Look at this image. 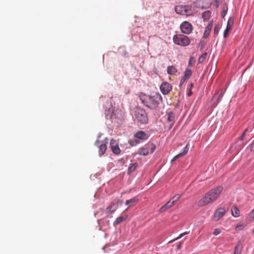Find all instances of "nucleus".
<instances>
[{
	"mask_svg": "<svg viewBox=\"0 0 254 254\" xmlns=\"http://www.w3.org/2000/svg\"><path fill=\"white\" fill-rule=\"evenodd\" d=\"M222 190L223 187L220 186L211 189L197 201V205L202 207L215 201Z\"/></svg>",
	"mask_w": 254,
	"mask_h": 254,
	"instance_id": "f257e3e1",
	"label": "nucleus"
},
{
	"mask_svg": "<svg viewBox=\"0 0 254 254\" xmlns=\"http://www.w3.org/2000/svg\"><path fill=\"white\" fill-rule=\"evenodd\" d=\"M142 103L150 109H156L162 101V98L159 93H155L152 96H146L141 98Z\"/></svg>",
	"mask_w": 254,
	"mask_h": 254,
	"instance_id": "f03ea898",
	"label": "nucleus"
},
{
	"mask_svg": "<svg viewBox=\"0 0 254 254\" xmlns=\"http://www.w3.org/2000/svg\"><path fill=\"white\" fill-rule=\"evenodd\" d=\"M175 9L176 13L180 15L189 16L193 14L191 5H179L175 7Z\"/></svg>",
	"mask_w": 254,
	"mask_h": 254,
	"instance_id": "7ed1b4c3",
	"label": "nucleus"
},
{
	"mask_svg": "<svg viewBox=\"0 0 254 254\" xmlns=\"http://www.w3.org/2000/svg\"><path fill=\"white\" fill-rule=\"evenodd\" d=\"M134 116L137 121L142 124L148 122V117L145 111L140 108H136L134 111Z\"/></svg>",
	"mask_w": 254,
	"mask_h": 254,
	"instance_id": "20e7f679",
	"label": "nucleus"
},
{
	"mask_svg": "<svg viewBox=\"0 0 254 254\" xmlns=\"http://www.w3.org/2000/svg\"><path fill=\"white\" fill-rule=\"evenodd\" d=\"M173 40L175 44L181 46H187L190 43L189 38L184 35H175L174 36Z\"/></svg>",
	"mask_w": 254,
	"mask_h": 254,
	"instance_id": "39448f33",
	"label": "nucleus"
},
{
	"mask_svg": "<svg viewBox=\"0 0 254 254\" xmlns=\"http://www.w3.org/2000/svg\"><path fill=\"white\" fill-rule=\"evenodd\" d=\"M108 143V138H106L103 141L97 140L95 143V145L99 147V154L102 156L106 152L107 149V144Z\"/></svg>",
	"mask_w": 254,
	"mask_h": 254,
	"instance_id": "423d86ee",
	"label": "nucleus"
},
{
	"mask_svg": "<svg viewBox=\"0 0 254 254\" xmlns=\"http://www.w3.org/2000/svg\"><path fill=\"white\" fill-rule=\"evenodd\" d=\"M180 29L182 33L189 34L192 30V26L190 22L184 21L181 24Z\"/></svg>",
	"mask_w": 254,
	"mask_h": 254,
	"instance_id": "0eeeda50",
	"label": "nucleus"
},
{
	"mask_svg": "<svg viewBox=\"0 0 254 254\" xmlns=\"http://www.w3.org/2000/svg\"><path fill=\"white\" fill-rule=\"evenodd\" d=\"M160 89L164 95L168 94L172 89V85L168 82H163L160 86Z\"/></svg>",
	"mask_w": 254,
	"mask_h": 254,
	"instance_id": "6e6552de",
	"label": "nucleus"
},
{
	"mask_svg": "<svg viewBox=\"0 0 254 254\" xmlns=\"http://www.w3.org/2000/svg\"><path fill=\"white\" fill-rule=\"evenodd\" d=\"M110 145L112 152L115 154L119 155L121 153V150L119 146V143L117 140L112 139L110 141Z\"/></svg>",
	"mask_w": 254,
	"mask_h": 254,
	"instance_id": "1a4fd4ad",
	"label": "nucleus"
},
{
	"mask_svg": "<svg viewBox=\"0 0 254 254\" xmlns=\"http://www.w3.org/2000/svg\"><path fill=\"white\" fill-rule=\"evenodd\" d=\"M226 211L224 208L220 207L218 208L214 212L213 218L215 221H218L225 214Z\"/></svg>",
	"mask_w": 254,
	"mask_h": 254,
	"instance_id": "9d476101",
	"label": "nucleus"
},
{
	"mask_svg": "<svg viewBox=\"0 0 254 254\" xmlns=\"http://www.w3.org/2000/svg\"><path fill=\"white\" fill-rule=\"evenodd\" d=\"M188 144H187V145L184 148L183 151L182 153H179V154H177L176 156H175L172 159L171 162H174L177 160L178 159L180 158V157L185 156L188 152Z\"/></svg>",
	"mask_w": 254,
	"mask_h": 254,
	"instance_id": "9b49d317",
	"label": "nucleus"
},
{
	"mask_svg": "<svg viewBox=\"0 0 254 254\" xmlns=\"http://www.w3.org/2000/svg\"><path fill=\"white\" fill-rule=\"evenodd\" d=\"M138 202V199L136 197H133L131 199L127 200L126 201V204L128 205V207L125 211L127 210L128 208L135 205Z\"/></svg>",
	"mask_w": 254,
	"mask_h": 254,
	"instance_id": "f8f14e48",
	"label": "nucleus"
},
{
	"mask_svg": "<svg viewBox=\"0 0 254 254\" xmlns=\"http://www.w3.org/2000/svg\"><path fill=\"white\" fill-rule=\"evenodd\" d=\"M134 137L138 139L146 140L148 138V135L143 131H138L134 134Z\"/></svg>",
	"mask_w": 254,
	"mask_h": 254,
	"instance_id": "ddd939ff",
	"label": "nucleus"
},
{
	"mask_svg": "<svg viewBox=\"0 0 254 254\" xmlns=\"http://www.w3.org/2000/svg\"><path fill=\"white\" fill-rule=\"evenodd\" d=\"M174 205V201H171V200H170L165 205H164L160 208L159 212L162 213L166 210L167 209H169V208L172 207Z\"/></svg>",
	"mask_w": 254,
	"mask_h": 254,
	"instance_id": "4468645a",
	"label": "nucleus"
},
{
	"mask_svg": "<svg viewBox=\"0 0 254 254\" xmlns=\"http://www.w3.org/2000/svg\"><path fill=\"white\" fill-rule=\"evenodd\" d=\"M127 215H125L124 216H120L117 218L113 223L114 226H116L122 222L125 221L127 219Z\"/></svg>",
	"mask_w": 254,
	"mask_h": 254,
	"instance_id": "2eb2a0df",
	"label": "nucleus"
},
{
	"mask_svg": "<svg viewBox=\"0 0 254 254\" xmlns=\"http://www.w3.org/2000/svg\"><path fill=\"white\" fill-rule=\"evenodd\" d=\"M149 153V148L147 145L140 148L138 151V154L140 155L146 156Z\"/></svg>",
	"mask_w": 254,
	"mask_h": 254,
	"instance_id": "dca6fc26",
	"label": "nucleus"
},
{
	"mask_svg": "<svg viewBox=\"0 0 254 254\" xmlns=\"http://www.w3.org/2000/svg\"><path fill=\"white\" fill-rule=\"evenodd\" d=\"M212 26H213V23H212V22H210L208 24L207 26L206 27L205 31L203 34V38H206L208 37V36L209 35L210 33L211 32Z\"/></svg>",
	"mask_w": 254,
	"mask_h": 254,
	"instance_id": "f3484780",
	"label": "nucleus"
},
{
	"mask_svg": "<svg viewBox=\"0 0 254 254\" xmlns=\"http://www.w3.org/2000/svg\"><path fill=\"white\" fill-rule=\"evenodd\" d=\"M178 70L173 65H169L167 67V72L170 75H176Z\"/></svg>",
	"mask_w": 254,
	"mask_h": 254,
	"instance_id": "a211bd4d",
	"label": "nucleus"
},
{
	"mask_svg": "<svg viewBox=\"0 0 254 254\" xmlns=\"http://www.w3.org/2000/svg\"><path fill=\"white\" fill-rule=\"evenodd\" d=\"M231 214L233 216L238 217L240 215V210L236 206H233L231 208Z\"/></svg>",
	"mask_w": 254,
	"mask_h": 254,
	"instance_id": "6ab92c4d",
	"label": "nucleus"
},
{
	"mask_svg": "<svg viewBox=\"0 0 254 254\" xmlns=\"http://www.w3.org/2000/svg\"><path fill=\"white\" fill-rule=\"evenodd\" d=\"M118 207V205L116 204H113L110 206L107 207L106 209V213H113L117 209Z\"/></svg>",
	"mask_w": 254,
	"mask_h": 254,
	"instance_id": "aec40b11",
	"label": "nucleus"
},
{
	"mask_svg": "<svg viewBox=\"0 0 254 254\" xmlns=\"http://www.w3.org/2000/svg\"><path fill=\"white\" fill-rule=\"evenodd\" d=\"M175 114L173 112H169L168 114L167 121L171 123V126H173L175 122Z\"/></svg>",
	"mask_w": 254,
	"mask_h": 254,
	"instance_id": "412c9836",
	"label": "nucleus"
},
{
	"mask_svg": "<svg viewBox=\"0 0 254 254\" xmlns=\"http://www.w3.org/2000/svg\"><path fill=\"white\" fill-rule=\"evenodd\" d=\"M242 246L240 242H239L235 248L234 254H241Z\"/></svg>",
	"mask_w": 254,
	"mask_h": 254,
	"instance_id": "4be33fe9",
	"label": "nucleus"
},
{
	"mask_svg": "<svg viewBox=\"0 0 254 254\" xmlns=\"http://www.w3.org/2000/svg\"><path fill=\"white\" fill-rule=\"evenodd\" d=\"M192 71L191 69L187 68L185 71V74L184 76V81H185L186 79H189L190 77Z\"/></svg>",
	"mask_w": 254,
	"mask_h": 254,
	"instance_id": "5701e85b",
	"label": "nucleus"
},
{
	"mask_svg": "<svg viewBox=\"0 0 254 254\" xmlns=\"http://www.w3.org/2000/svg\"><path fill=\"white\" fill-rule=\"evenodd\" d=\"M211 11L209 10H206L202 13V17L204 20H207L211 15Z\"/></svg>",
	"mask_w": 254,
	"mask_h": 254,
	"instance_id": "b1692460",
	"label": "nucleus"
},
{
	"mask_svg": "<svg viewBox=\"0 0 254 254\" xmlns=\"http://www.w3.org/2000/svg\"><path fill=\"white\" fill-rule=\"evenodd\" d=\"M109 106L110 107L108 108V110H105V114L106 115V116H109L110 117H111L113 113L114 110L111 105H109Z\"/></svg>",
	"mask_w": 254,
	"mask_h": 254,
	"instance_id": "393cba45",
	"label": "nucleus"
},
{
	"mask_svg": "<svg viewBox=\"0 0 254 254\" xmlns=\"http://www.w3.org/2000/svg\"><path fill=\"white\" fill-rule=\"evenodd\" d=\"M207 55V53L206 52L203 53L198 59V63L199 64L202 63L205 60Z\"/></svg>",
	"mask_w": 254,
	"mask_h": 254,
	"instance_id": "a878e982",
	"label": "nucleus"
},
{
	"mask_svg": "<svg viewBox=\"0 0 254 254\" xmlns=\"http://www.w3.org/2000/svg\"><path fill=\"white\" fill-rule=\"evenodd\" d=\"M137 165H137V163L133 164L131 166H130L128 168V173H130L131 172L134 171L136 169V168H137Z\"/></svg>",
	"mask_w": 254,
	"mask_h": 254,
	"instance_id": "bb28decb",
	"label": "nucleus"
},
{
	"mask_svg": "<svg viewBox=\"0 0 254 254\" xmlns=\"http://www.w3.org/2000/svg\"><path fill=\"white\" fill-rule=\"evenodd\" d=\"M147 145V147L149 148V150H150L151 153H153L156 149L155 145L153 143L148 144Z\"/></svg>",
	"mask_w": 254,
	"mask_h": 254,
	"instance_id": "cd10ccee",
	"label": "nucleus"
},
{
	"mask_svg": "<svg viewBox=\"0 0 254 254\" xmlns=\"http://www.w3.org/2000/svg\"><path fill=\"white\" fill-rule=\"evenodd\" d=\"M227 10H228V7H227V4L224 5L223 10H222V13H221L222 16L223 17L225 16V15H226V14L227 13Z\"/></svg>",
	"mask_w": 254,
	"mask_h": 254,
	"instance_id": "c85d7f7f",
	"label": "nucleus"
},
{
	"mask_svg": "<svg viewBox=\"0 0 254 254\" xmlns=\"http://www.w3.org/2000/svg\"><path fill=\"white\" fill-rule=\"evenodd\" d=\"M189 233V232H185L184 233H183L181 234L180 235V236L179 237H178L177 238H176V239L173 240L172 241H170L169 243H172V242H174V241H176V240H177L178 239H179L181 238H182L183 236H185V235H187V234H188Z\"/></svg>",
	"mask_w": 254,
	"mask_h": 254,
	"instance_id": "c756f323",
	"label": "nucleus"
},
{
	"mask_svg": "<svg viewBox=\"0 0 254 254\" xmlns=\"http://www.w3.org/2000/svg\"><path fill=\"white\" fill-rule=\"evenodd\" d=\"M180 197H181V195H177L174 196L170 200L171 201H174V204H175V203L180 199Z\"/></svg>",
	"mask_w": 254,
	"mask_h": 254,
	"instance_id": "7c9ffc66",
	"label": "nucleus"
},
{
	"mask_svg": "<svg viewBox=\"0 0 254 254\" xmlns=\"http://www.w3.org/2000/svg\"><path fill=\"white\" fill-rule=\"evenodd\" d=\"M249 218L250 220H254V209L249 214Z\"/></svg>",
	"mask_w": 254,
	"mask_h": 254,
	"instance_id": "2f4dec72",
	"label": "nucleus"
},
{
	"mask_svg": "<svg viewBox=\"0 0 254 254\" xmlns=\"http://www.w3.org/2000/svg\"><path fill=\"white\" fill-rule=\"evenodd\" d=\"M233 24V20L231 18H229L227 22V26L228 27L229 29H231Z\"/></svg>",
	"mask_w": 254,
	"mask_h": 254,
	"instance_id": "473e14b6",
	"label": "nucleus"
},
{
	"mask_svg": "<svg viewBox=\"0 0 254 254\" xmlns=\"http://www.w3.org/2000/svg\"><path fill=\"white\" fill-rule=\"evenodd\" d=\"M231 29H229V27L227 26L226 29H225L223 33V36L224 38H226L228 36L229 32Z\"/></svg>",
	"mask_w": 254,
	"mask_h": 254,
	"instance_id": "72a5a7b5",
	"label": "nucleus"
},
{
	"mask_svg": "<svg viewBox=\"0 0 254 254\" xmlns=\"http://www.w3.org/2000/svg\"><path fill=\"white\" fill-rule=\"evenodd\" d=\"M248 131V128H246L245 130H244V132L242 134V135L240 137V138H239L240 140H243L244 139V138H245V137L246 136V132Z\"/></svg>",
	"mask_w": 254,
	"mask_h": 254,
	"instance_id": "f704fd0d",
	"label": "nucleus"
},
{
	"mask_svg": "<svg viewBox=\"0 0 254 254\" xmlns=\"http://www.w3.org/2000/svg\"><path fill=\"white\" fill-rule=\"evenodd\" d=\"M219 30V28L217 25H216L214 27V33L215 35L218 34Z\"/></svg>",
	"mask_w": 254,
	"mask_h": 254,
	"instance_id": "c9c22d12",
	"label": "nucleus"
},
{
	"mask_svg": "<svg viewBox=\"0 0 254 254\" xmlns=\"http://www.w3.org/2000/svg\"><path fill=\"white\" fill-rule=\"evenodd\" d=\"M220 233H221L220 229H219L218 228H216V229H214L213 234L214 235L216 236V235H218V234H219Z\"/></svg>",
	"mask_w": 254,
	"mask_h": 254,
	"instance_id": "e433bc0d",
	"label": "nucleus"
},
{
	"mask_svg": "<svg viewBox=\"0 0 254 254\" xmlns=\"http://www.w3.org/2000/svg\"><path fill=\"white\" fill-rule=\"evenodd\" d=\"M244 228V226L242 224L237 225L236 227H235L236 230H242Z\"/></svg>",
	"mask_w": 254,
	"mask_h": 254,
	"instance_id": "4c0bfd02",
	"label": "nucleus"
},
{
	"mask_svg": "<svg viewBox=\"0 0 254 254\" xmlns=\"http://www.w3.org/2000/svg\"><path fill=\"white\" fill-rule=\"evenodd\" d=\"M250 149L251 151L254 152V140L253 143L250 145Z\"/></svg>",
	"mask_w": 254,
	"mask_h": 254,
	"instance_id": "58836bf2",
	"label": "nucleus"
},
{
	"mask_svg": "<svg viewBox=\"0 0 254 254\" xmlns=\"http://www.w3.org/2000/svg\"><path fill=\"white\" fill-rule=\"evenodd\" d=\"M182 247V243H180L177 246V249H180Z\"/></svg>",
	"mask_w": 254,
	"mask_h": 254,
	"instance_id": "ea45409f",
	"label": "nucleus"
},
{
	"mask_svg": "<svg viewBox=\"0 0 254 254\" xmlns=\"http://www.w3.org/2000/svg\"><path fill=\"white\" fill-rule=\"evenodd\" d=\"M223 96V94H222V93H221V94L219 95L218 100L221 99L222 98Z\"/></svg>",
	"mask_w": 254,
	"mask_h": 254,
	"instance_id": "a19ab883",
	"label": "nucleus"
},
{
	"mask_svg": "<svg viewBox=\"0 0 254 254\" xmlns=\"http://www.w3.org/2000/svg\"><path fill=\"white\" fill-rule=\"evenodd\" d=\"M185 81H184V77L182 78V79H181V83H182L184 82Z\"/></svg>",
	"mask_w": 254,
	"mask_h": 254,
	"instance_id": "79ce46f5",
	"label": "nucleus"
},
{
	"mask_svg": "<svg viewBox=\"0 0 254 254\" xmlns=\"http://www.w3.org/2000/svg\"><path fill=\"white\" fill-rule=\"evenodd\" d=\"M193 87V83H191L190 84V89Z\"/></svg>",
	"mask_w": 254,
	"mask_h": 254,
	"instance_id": "37998d69",
	"label": "nucleus"
},
{
	"mask_svg": "<svg viewBox=\"0 0 254 254\" xmlns=\"http://www.w3.org/2000/svg\"><path fill=\"white\" fill-rule=\"evenodd\" d=\"M191 94H192V93L191 92H189L188 94L189 96H190Z\"/></svg>",
	"mask_w": 254,
	"mask_h": 254,
	"instance_id": "c03bdc74",
	"label": "nucleus"
},
{
	"mask_svg": "<svg viewBox=\"0 0 254 254\" xmlns=\"http://www.w3.org/2000/svg\"><path fill=\"white\" fill-rule=\"evenodd\" d=\"M253 233L254 234V229L253 230Z\"/></svg>",
	"mask_w": 254,
	"mask_h": 254,
	"instance_id": "a18cd8bd",
	"label": "nucleus"
}]
</instances>
